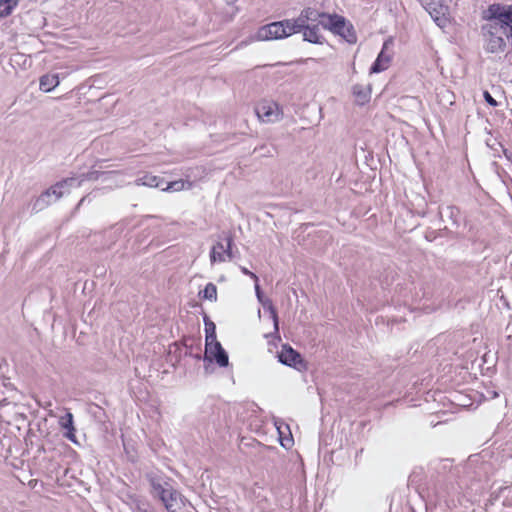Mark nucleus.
I'll return each mask as SVG.
<instances>
[{
	"label": "nucleus",
	"mask_w": 512,
	"mask_h": 512,
	"mask_svg": "<svg viewBox=\"0 0 512 512\" xmlns=\"http://www.w3.org/2000/svg\"><path fill=\"white\" fill-rule=\"evenodd\" d=\"M211 325L212 334L206 336L205 359L215 360L219 366L226 367L228 365V355L221 344L216 341L214 323H211Z\"/></svg>",
	"instance_id": "423d86ee"
},
{
	"label": "nucleus",
	"mask_w": 512,
	"mask_h": 512,
	"mask_svg": "<svg viewBox=\"0 0 512 512\" xmlns=\"http://www.w3.org/2000/svg\"><path fill=\"white\" fill-rule=\"evenodd\" d=\"M212 322H210L209 324L206 323V336L208 334H212V325H211Z\"/></svg>",
	"instance_id": "a878e982"
},
{
	"label": "nucleus",
	"mask_w": 512,
	"mask_h": 512,
	"mask_svg": "<svg viewBox=\"0 0 512 512\" xmlns=\"http://www.w3.org/2000/svg\"><path fill=\"white\" fill-rule=\"evenodd\" d=\"M255 292L258 301L262 304V306L267 309L271 315V318L273 320L274 325V334L280 339L279 337V324H278V315L276 312V309L272 303V301L269 298L264 297V295L261 292L260 286L257 283H255Z\"/></svg>",
	"instance_id": "9b49d317"
},
{
	"label": "nucleus",
	"mask_w": 512,
	"mask_h": 512,
	"mask_svg": "<svg viewBox=\"0 0 512 512\" xmlns=\"http://www.w3.org/2000/svg\"><path fill=\"white\" fill-rule=\"evenodd\" d=\"M258 118L265 123H275L282 119V111L277 103L262 101L255 109Z\"/></svg>",
	"instance_id": "6e6552de"
},
{
	"label": "nucleus",
	"mask_w": 512,
	"mask_h": 512,
	"mask_svg": "<svg viewBox=\"0 0 512 512\" xmlns=\"http://www.w3.org/2000/svg\"><path fill=\"white\" fill-rule=\"evenodd\" d=\"M58 423L62 429L72 428V426L74 425L73 414L67 411L64 416H61L59 418Z\"/></svg>",
	"instance_id": "aec40b11"
},
{
	"label": "nucleus",
	"mask_w": 512,
	"mask_h": 512,
	"mask_svg": "<svg viewBox=\"0 0 512 512\" xmlns=\"http://www.w3.org/2000/svg\"><path fill=\"white\" fill-rule=\"evenodd\" d=\"M352 94L354 97V102L358 105H364L369 102L371 98V89L370 86H363L361 84H356L352 87Z\"/></svg>",
	"instance_id": "4468645a"
},
{
	"label": "nucleus",
	"mask_w": 512,
	"mask_h": 512,
	"mask_svg": "<svg viewBox=\"0 0 512 512\" xmlns=\"http://www.w3.org/2000/svg\"><path fill=\"white\" fill-rule=\"evenodd\" d=\"M294 26L292 19L267 24L258 30L257 39L268 41L289 37L294 33H298Z\"/></svg>",
	"instance_id": "7ed1b4c3"
},
{
	"label": "nucleus",
	"mask_w": 512,
	"mask_h": 512,
	"mask_svg": "<svg viewBox=\"0 0 512 512\" xmlns=\"http://www.w3.org/2000/svg\"><path fill=\"white\" fill-rule=\"evenodd\" d=\"M240 269L243 274L251 277L255 283H257L259 281L258 276L255 273L249 271L246 267L241 266Z\"/></svg>",
	"instance_id": "b1692460"
},
{
	"label": "nucleus",
	"mask_w": 512,
	"mask_h": 512,
	"mask_svg": "<svg viewBox=\"0 0 512 512\" xmlns=\"http://www.w3.org/2000/svg\"><path fill=\"white\" fill-rule=\"evenodd\" d=\"M441 29L450 23L449 7L442 0H418Z\"/></svg>",
	"instance_id": "39448f33"
},
{
	"label": "nucleus",
	"mask_w": 512,
	"mask_h": 512,
	"mask_svg": "<svg viewBox=\"0 0 512 512\" xmlns=\"http://www.w3.org/2000/svg\"><path fill=\"white\" fill-rule=\"evenodd\" d=\"M58 74H45L39 80L40 90L50 92L59 85Z\"/></svg>",
	"instance_id": "2eb2a0df"
},
{
	"label": "nucleus",
	"mask_w": 512,
	"mask_h": 512,
	"mask_svg": "<svg viewBox=\"0 0 512 512\" xmlns=\"http://www.w3.org/2000/svg\"><path fill=\"white\" fill-rule=\"evenodd\" d=\"M228 3H233L235 2L236 0H226Z\"/></svg>",
	"instance_id": "bb28decb"
},
{
	"label": "nucleus",
	"mask_w": 512,
	"mask_h": 512,
	"mask_svg": "<svg viewBox=\"0 0 512 512\" xmlns=\"http://www.w3.org/2000/svg\"><path fill=\"white\" fill-rule=\"evenodd\" d=\"M319 25L320 24L318 23L305 24V26L301 30L303 31V37L305 41L315 44H321L323 42L324 38L320 33Z\"/></svg>",
	"instance_id": "ddd939ff"
},
{
	"label": "nucleus",
	"mask_w": 512,
	"mask_h": 512,
	"mask_svg": "<svg viewBox=\"0 0 512 512\" xmlns=\"http://www.w3.org/2000/svg\"><path fill=\"white\" fill-rule=\"evenodd\" d=\"M65 430H66V432L64 433V436L71 442L77 443V439H76V435H75L76 429H75L74 425L72 426V428H66Z\"/></svg>",
	"instance_id": "4be33fe9"
},
{
	"label": "nucleus",
	"mask_w": 512,
	"mask_h": 512,
	"mask_svg": "<svg viewBox=\"0 0 512 512\" xmlns=\"http://www.w3.org/2000/svg\"><path fill=\"white\" fill-rule=\"evenodd\" d=\"M503 15V5L500 4H492L483 12L482 18L486 23L481 26V37L487 53H503L507 47L509 31Z\"/></svg>",
	"instance_id": "f257e3e1"
},
{
	"label": "nucleus",
	"mask_w": 512,
	"mask_h": 512,
	"mask_svg": "<svg viewBox=\"0 0 512 512\" xmlns=\"http://www.w3.org/2000/svg\"><path fill=\"white\" fill-rule=\"evenodd\" d=\"M446 210H447V212L449 213V215H450L451 217H454L456 214H458V213H459L458 209H457V208H455V207H447V209H446Z\"/></svg>",
	"instance_id": "393cba45"
},
{
	"label": "nucleus",
	"mask_w": 512,
	"mask_h": 512,
	"mask_svg": "<svg viewBox=\"0 0 512 512\" xmlns=\"http://www.w3.org/2000/svg\"><path fill=\"white\" fill-rule=\"evenodd\" d=\"M79 185H80V182H78L77 179L68 178L60 183H57L56 185L51 187L49 190H47L44 194L41 195L39 200L45 201V199L50 197L51 195H54L55 200H58L66 192L64 189L67 186H79Z\"/></svg>",
	"instance_id": "f8f14e48"
},
{
	"label": "nucleus",
	"mask_w": 512,
	"mask_h": 512,
	"mask_svg": "<svg viewBox=\"0 0 512 512\" xmlns=\"http://www.w3.org/2000/svg\"><path fill=\"white\" fill-rule=\"evenodd\" d=\"M162 182V179L158 176L146 174L141 178H138L135 181L137 186H147V187H159Z\"/></svg>",
	"instance_id": "dca6fc26"
},
{
	"label": "nucleus",
	"mask_w": 512,
	"mask_h": 512,
	"mask_svg": "<svg viewBox=\"0 0 512 512\" xmlns=\"http://www.w3.org/2000/svg\"><path fill=\"white\" fill-rule=\"evenodd\" d=\"M84 200H85V198H82V199L80 200L79 205H80V204H82V203L84 202Z\"/></svg>",
	"instance_id": "cd10ccee"
},
{
	"label": "nucleus",
	"mask_w": 512,
	"mask_h": 512,
	"mask_svg": "<svg viewBox=\"0 0 512 512\" xmlns=\"http://www.w3.org/2000/svg\"><path fill=\"white\" fill-rule=\"evenodd\" d=\"M321 26L331 30L334 34L341 36L348 43H356L357 37L353 26L346 19L339 15H324Z\"/></svg>",
	"instance_id": "20e7f679"
},
{
	"label": "nucleus",
	"mask_w": 512,
	"mask_h": 512,
	"mask_svg": "<svg viewBox=\"0 0 512 512\" xmlns=\"http://www.w3.org/2000/svg\"><path fill=\"white\" fill-rule=\"evenodd\" d=\"M147 477L151 494L162 502L168 512H178L184 507L185 498L167 479L153 473L148 474Z\"/></svg>",
	"instance_id": "f03ea898"
},
{
	"label": "nucleus",
	"mask_w": 512,
	"mask_h": 512,
	"mask_svg": "<svg viewBox=\"0 0 512 512\" xmlns=\"http://www.w3.org/2000/svg\"><path fill=\"white\" fill-rule=\"evenodd\" d=\"M278 360L280 363L295 368L298 371H304L307 369L306 362L302 358L301 354L294 350L288 344H284L280 352H278Z\"/></svg>",
	"instance_id": "0eeeda50"
},
{
	"label": "nucleus",
	"mask_w": 512,
	"mask_h": 512,
	"mask_svg": "<svg viewBox=\"0 0 512 512\" xmlns=\"http://www.w3.org/2000/svg\"><path fill=\"white\" fill-rule=\"evenodd\" d=\"M226 241H227L226 247L221 242L216 243L212 247V250L210 252V261H211V263L225 262L226 261V257L229 258V259H232V257H233L232 256V251H231L232 238L231 237H227Z\"/></svg>",
	"instance_id": "9d476101"
},
{
	"label": "nucleus",
	"mask_w": 512,
	"mask_h": 512,
	"mask_svg": "<svg viewBox=\"0 0 512 512\" xmlns=\"http://www.w3.org/2000/svg\"><path fill=\"white\" fill-rule=\"evenodd\" d=\"M384 57V46L380 50L377 59L375 60L374 64L372 65L370 69V73H379L383 70L381 66L382 59Z\"/></svg>",
	"instance_id": "412c9836"
},
{
	"label": "nucleus",
	"mask_w": 512,
	"mask_h": 512,
	"mask_svg": "<svg viewBox=\"0 0 512 512\" xmlns=\"http://www.w3.org/2000/svg\"><path fill=\"white\" fill-rule=\"evenodd\" d=\"M324 15H326V14L320 13L313 8H306V9L302 10V12L300 13V15L297 18L292 19V21L295 25L294 28H296L297 31L300 32L303 29V27L305 26V24H315V23L321 24V21L323 20Z\"/></svg>",
	"instance_id": "1a4fd4ad"
},
{
	"label": "nucleus",
	"mask_w": 512,
	"mask_h": 512,
	"mask_svg": "<svg viewBox=\"0 0 512 512\" xmlns=\"http://www.w3.org/2000/svg\"><path fill=\"white\" fill-rule=\"evenodd\" d=\"M192 187V183L185 182L183 180L172 181L167 184V186L163 189V191H181L184 189H190Z\"/></svg>",
	"instance_id": "a211bd4d"
},
{
	"label": "nucleus",
	"mask_w": 512,
	"mask_h": 512,
	"mask_svg": "<svg viewBox=\"0 0 512 512\" xmlns=\"http://www.w3.org/2000/svg\"><path fill=\"white\" fill-rule=\"evenodd\" d=\"M19 0H0V18L11 15Z\"/></svg>",
	"instance_id": "f3484780"
},
{
	"label": "nucleus",
	"mask_w": 512,
	"mask_h": 512,
	"mask_svg": "<svg viewBox=\"0 0 512 512\" xmlns=\"http://www.w3.org/2000/svg\"><path fill=\"white\" fill-rule=\"evenodd\" d=\"M202 297L204 299L210 300V301H216L217 300V288L213 283H208L204 290L200 292Z\"/></svg>",
	"instance_id": "6ab92c4d"
},
{
	"label": "nucleus",
	"mask_w": 512,
	"mask_h": 512,
	"mask_svg": "<svg viewBox=\"0 0 512 512\" xmlns=\"http://www.w3.org/2000/svg\"><path fill=\"white\" fill-rule=\"evenodd\" d=\"M144 512H146V511H144Z\"/></svg>",
	"instance_id": "c85d7f7f"
},
{
	"label": "nucleus",
	"mask_w": 512,
	"mask_h": 512,
	"mask_svg": "<svg viewBox=\"0 0 512 512\" xmlns=\"http://www.w3.org/2000/svg\"><path fill=\"white\" fill-rule=\"evenodd\" d=\"M484 99L485 101L493 107H496L498 105L497 101L491 96V94L488 91L484 92Z\"/></svg>",
	"instance_id": "5701e85b"
}]
</instances>
